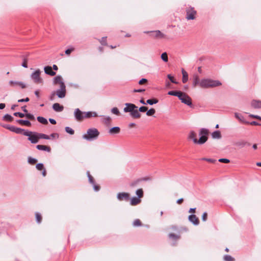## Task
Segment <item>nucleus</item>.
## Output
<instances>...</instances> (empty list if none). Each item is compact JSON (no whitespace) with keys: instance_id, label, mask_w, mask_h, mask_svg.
<instances>
[{"instance_id":"42","label":"nucleus","mask_w":261,"mask_h":261,"mask_svg":"<svg viewBox=\"0 0 261 261\" xmlns=\"http://www.w3.org/2000/svg\"><path fill=\"white\" fill-rule=\"evenodd\" d=\"M18 83L19 82L18 81H10L9 84L10 86L15 87L18 86Z\"/></svg>"},{"instance_id":"58","label":"nucleus","mask_w":261,"mask_h":261,"mask_svg":"<svg viewBox=\"0 0 261 261\" xmlns=\"http://www.w3.org/2000/svg\"><path fill=\"white\" fill-rule=\"evenodd\" d=\"M22 66L24 67V68H27L28 67V65H27V59L24 58L23 59V62H22V64H21Z\"/></svg>"},{"instance_id":"20","label":"nucleus","mask_w":261,"mask_h":261,"mask_svg":"<svg viewBox=\"0 0 261 261\" xmlns=\"http://www.w3.org/2000/svg\"><path fill=\"white\" fill-rule=\"evenodd\" d=\"M53 109L56 112H61L63 110V106L58 103H55L53 105Z\"/></svg>"},{"instance_id":"38","label":"nucleus","mask_w":261,"mask_h":261,"mask_svg":"<svg viewBox=\"0 0 261 261\" xmlns=\"http://www.w3.org/2000/svg\"><path fill=\"white\" fill-rule=\"evenodd\" d=\"M87 174L90 183L92 185H94V184L95 183L93 177L90 175L89 171H87Z\"/></svg>"},{"instance_id":"60","label":"nucleus","mask_w":261,"mask_h":261,"mask_svg":"<svg viewBox=\"0 0 261 261\" xmlns=\"http://www.w3.org/2000/svg\"><path fill=\"white\" fill-rule=\"evenodd\" d=\"M29 101V98L28 97H27L24 99H20L18 100V102H28Z\"/></svg>"},{"instance_id":"47","label":"nucleus","mask_w":261,"mask_h":261,"mask_svg":"<svg viewBox=\"0 0 261 261\" xmlns=\"http://www.w3.org/2000/svg\"><path fill=\"white\" fill-rule=\"evenodd\" d=\"M133 225L134 226H139L141 225V222L139 219L135 220L133 222Z\"/></svg>"},{"instance_id":"44","label":"nucleus","mask_w":261,"mask_h":261,"mask_svg":"<svg viewBox=\"0 0 261 261\" xmlns=\"http://www.w3.org/2000/svg\"><path fill=\"white\" fill-rule=\"evenodd\" d=\"M25 117H26L27 118H28L30 120H35V117L34 116V115L30 113L25 114Z\"/></svg>"},{"instance_id":"13","label":"nucleus","mask_w":261,"mask_h":261,"mask_svg":"<svg viewBox=\"0 0 261 261\" xmlns=\"http://www.w3.org/2000/svg\"><path fill=\"white\" fill-rule=\"evenodd\" d=\"M234 116L241 123H243L245 124H249V122L245 120L244 117L241 114H240L239 113H235Z\"/></svg>"},{"instance_id":"19","label":"nucleus","mask_w":261,"mask_h":261,"mask_svg":"<svg viewBox=\"0 0 261 261\" xmlns=\"http://www.w3.org/2000/svg\"><path fill=\"white\" fill-rule=\"evenodd\" d=\"M130 115L134 118H139L141 117V114L137 109H135L133 111H132L130 113Z\"/></svg>"},{"instance_id":"41","label":"nucleus","mask_w":261,"mask_h":261,"mask_svg":"<svg viewBox=\"0 0 261 261\" xmlns=\"http://www.w3.org/2000/svg\"><path fill=\"white\" fill-rule=\"evenodd\" d=\"M36 221L38 223H40L42 220V217L39 213L35 214Z\"/></svg>"},{"instance_id":"63","label":"nucleus","mask_w":261,"mask_h":261,"mask_svg":"<svg viewBox=\"0 0 261 261\" xmlns=\"http://www.w3.org/2000/svg\"><path fill=\"white\" fill-rule=\"evenodd\" d=\"M55 95H56V93H55V92H53L51 93V94H50V96H49V99H50V100H53L54 99V98H55Z\"/></svg>"},{"instance_id":"53","label":"nucleus","mask_w":261,"mask_h":261,"mask_svg":"<svg viewBox=\"0 0 261 261\" xmlns=\"http://www.w3.org/2000/svg\"><path fill=\"white\" fill-rule=\"evenodd\" d=\"M169 237L170 239H174V240H177L179 238V236H176L173 233H170L169 234Z\"/></svg>"},{"instance_id":"57","label":"nucleus","mask_w":261,"mask_h":261,"mask_svg":"<svg viewBox=\"0 0 261 261\" xmlns=\"http://www.w3.org/2000/svg\"><path fill=\"white\" fill-rule=\"evenodd\" d=\"M207 213L206 212L203 213V214L202 215V220L203 221H205L207 219Z\"/></svg>"},{"instance_id":"18","label":"nucleus","mask_w":261,"mask_h":261,"mask_svg":"<svg viewBox=\"0 0 261 261\" xmlns=\"http://www.w3.org/2000/svg\"><path fill=\"white\" fill-rule=\"evenodd\" d=\"M188 138L192 139L195 144H198V142L195 140H196V141H198V140L196 138V134L194 131L192 130L190 132Z\"/></svg>"},{"instance_id":"32","label":"nucleus","mask_w":261,"mask_h":261,"mask_svg":"<svg viewBox=\"0 0 261 261\" xmlns=\"http://www.w3.org/2000/svg\"><path fill=\"white\" fill-rule=\"evenodd\" d=\"M158 101L159 100L156 98H152L147 100L146 103L152 105L157 103Z\"/></svg>"},{"instance_id":"59","label":"nucleus","mask_w":261,"mask_h":261,"mask_svg":"<svg viewBox=\"0 0 261 261\" xmlns=\"http://www.w3.org/2000/svg\"><path fill=\"white\" fill-rule=\"evenodd\" d=\"M147 79H142L141 80H140L139 81V84L140 85H142L143 84H145V83H147Z\"/></svg>"},{"instance_id":"45","label":"nucleus","mask_w":261,"mask_h":261,"mask_svg":"<svg viewBox=\"0 0 261 261\" xmlns=\"http://www.w3.org/2000/svg\"><path fill=\"white\" fill-rule=\"evenodd\" d=\"M25 132L23 129H22L21 128L16 127L15 130V133L17 134H23V132Z\"/></svg>"},{"instance_id":"8","label":"nucleus","mask_w":261,"mask_h":261,"mask_svg":"<svg viewBox=\"0 0 261 261\" xmlns=\"http://www.w3.org/2000/svg\"><path fill=\"white\" fill-rule=\"evenodd\" d=\"M60 88L58 89L56 93V94L59 98H63L66 96V86L64 83H62V85H60Z\"/></svg>"},{"instance_id":"50","label":"nucleus","mask_w":261,"mask_h":261,"mask_svg":"<svg viewBox=\"0 0 261 261\" xmlns=\"http://www.w3.org/2000/svg\"><path fill=\"white\" fill-rule=\"evenodd\" d=\"M111 112L113 114H116L117 115H118L120 114V112H119L118 109L117 108H116V107L112 108V110H111Z\"/></svg>"},{"instance_id":"25","label":"nucleus","mask_w":261,"mask_h":261,"mask_svg":"<svg viewBox=\"0 0 261 261\" xmlns=\"http://www.w3.org/2000/svg\"><path fill=\"white\" fill-rule=\"evenodd\" d=\"M17 122L21 125H25L27 126H30L31 125V122L27 120L19 119L17 120Z\"/></svg>"},{"instance_id":"10","label":"nucleus","mask_w":261,"mask_h":261,"mask_svg":"<svg viewBox=\"0 0 261 261\" xmlns=\"http://www.w3.org/2000/svg\"><path fill=\"white\" fill-rule=\"evenodd\" d=\"M125 107L123 109V111L125 113H130L135 109H137L138 107L134 104L131 103H126L125 104Z\"/></svg>"},{"instance_id":"49","label":"nucleus","mask_w":261,"mask_h":261,"mask_svg":"<svg viewBox=\"0 0 261 261\" xmlns=\"http://www.w3.org/2000/svg\"><path fill=\"white\" fill-rule=\"evenodd\" d=\"M201 160L202 161H207L208 162L212 163H215L216 162V160L214 159L205 158H202V159H201Z\"/></svg>"},{"instance_id":"31","label":"nucleus","mask_w":261,"mask_h":261,"mask_svg":"<svg viewBox=\"0 0 261 261\" xmlns=\"http://www.w3.org/2000/svg\"><path fill=\"white\" fill-rule=\"evenodd\" d=\"M37 119L40 123L42 124H46L48 123L47 119L43 117L38 116L37 117Z\"/></svg>"},{"instance_id":"33","label":"nucleus","mask_w":261,"mask_h":261,"mask_svg":"<svg viewBox=\"0 0 261 261\" xmlns=\"http://www.w3.org/2000/svg\"><path fill=\"white\" fill-rule=\"evenodd\" d=\"M138 198H141L143 196V191L142 189H138L136 192Z\"/></svg>"},{"instance_id":"46","label":"nucleus","mask_w":261,"mask_h":261,"mask_svg":"<svg viewBox=\"0 0 261 261\" xmlns=\"http://www.w3.org/2000/svg\"><path fill=\"white\" fill-rule=\"evenodd\" d=\"M36 168L38 170H42L44 169V166L42 163H38L36 165Z\"/></svg>"},{"instance_id":"17","label":"nucleus","mask_w":261,"mask_h":261,"mask_svg":"<svg viewBox=\"0 0 261 261\" xmlns=\"http://www.w3.org/2000/svg\"><path fill=\"white\" fill-rule=\"evenodd\" d=\"M251 106L254 109L261 108V101L253 100L251 102Z\"/></svg>"},{"instance_id":"40","label":"nucleus","mask_w":261,"mask_h":261,"mask_svg":"<svg viewBox=\"0 0 261 261\" xmlns=\"http://www.w3.org/2000/svg\"><path fill=\"white\" fill-rule=\"evenodd\" d=\"M155 113V111L154 109L151 108L149 110L147 111L146 115L147 116H150L153 115Z\"/></svg>"},{"instance_id":"29","label":"nucleus","mask_w":261,"mask_h":261,"mask_svg":"<svg viewBox=\"0 0 261 261\" xmlns=\"http://www.w3.org/2000/svg\"><path fill=\"white\" fill-rule=\"evenodd\" d=\"M212 137L213 139H220L221 137L220 132L219 130L214 131L212 134Z\"/></svg>"},{"instance_id":"55","label":"nucleus","mask_w":261,"mask_h":261,"mask_svg":"<svg viewBox=\"0 0 261 261\" xmlns=\"http://www.w3.org/2000/svg\"><path fill=\"white\" fill-rule=\"evenodd\" d=\"M141 181V180L140 179H138L137 180H135L133 182H132L131 184H130V186L131 187H135L137 185V184Z\"/></svg>"},{"instance_id":"43","label":"nucleus","mask_w":261,"mask_h":261,"mask_svg":"<svg viewBox=\"0 0 261 261\" xmlns=\"http://www.w3.org/2000/svg\"><path fill=\"white\" fill-rule=\"evenodd\" d=\"M224 259L225 261H234V258L229 255H225L224 256Z\"/></svg>"},{"instance_id":"15","label":"nucleus","mask_w":261,"mask_h":261,"mask_svg":"<svg viewBox=\"0 0 261 261\" xmlns=\"http://www.w3.org/2000/svg\"><path fill=\"white\" fill-rule=\"evenodd\" d=\"M36 148L39 150L45 151L47 152H50L51 151V148L49 146L43 145H37L36 146Z\"/></svg>"},{"instance_id":"4","label":"nucleus","mask_w":261,"mask_h":261,"mask_svg":"<svg viewBox=\"0 0 261 261\" xmlns=\"http://www.w3.org/2000/svg\"><path fill=\"white\" fill-rule=\"evenodd\" d=\"M23 135L29 137L28 140L33 144L38 142V133L27 130L23 132Z\"/></svg>"},{"instance_id":"2","label":"nucleus","mask_w":261,"mask_h":261,"mask_svg":"<svg viewBox=\"0 0 261 261\" xmlns=\"http://www.w3.org/2000/svg\"><path fill=\"white\" fill-rule=\"evenodd\" d=\"M99 135V132L96 128H91L87 130V133L83 135V138L88 141L96 140Z\"/></svg>"},{"instance_id":"14","label":"nucleus","mask_w":261,"mask_h":261,"mask_svg":"<svg viewBox=\"0 0 261 261\" xmlns=\"http://www.w3.org/2000/svg\"><path fill=\"white\" fill-rule=\"evenodd\" d=\"M44 72L46 74L54 76L56 75V72L52 70V67L49 66H45L44 68Z\"/></svg>"},{"instance_id":"35","label":"nucleus","mask_w":261,"mask_h":261,"mask_svg":"<svg viewBox=\"0 0 261 261\" xmlns=\"http://www.w3.org/2000/svg\"><path fill=\"white\" fill-rule=\"evenodd\" d=\"M38 136H39V139H43L49 140L50 139V137L49 136L45 135L44 134L38 133Z\"/></svg>"},{"instance_id":"64","label":"nucleus","mask_w":261,"mask_h":261,"mask_svg":"<svg viewBox=\"0 0 261 261\" xmlns=\"http://www.w3.org/2000/svg\"><path fill=\"white\" fill-rule=\"evenodd\" d=\"M16 128V127L13 126V125H11L10 128H9V130L12 132L15 133Z\"/></svg>"},{"instance_id":"11","label":"nucleus","mask_w":261,"mask_h":261,"mask_svg":"<svg viewBox=\"0 0 261 261\" xmlns=\"http://www.w3.org/2000/svg\"><path fill=\"white\" fill-rule=\"evenodd\" d=\"M117 198L120 201L123 200L128 201L129 199V194L125 192L119 193L117 194Z\"/></svg>"},{"instance_id":"6","label":"nucleus","mask_w":261,"mask_h":261,"mask_svg":"<svg viewBox=\"0 0 261 261\" xmlns=\"http://www.w3.org/2000/svg\"><path fill=\"white\" fill-rule=\"evenodd\" d=\"M196 11L193 7H188L186 8V19L188 20H193L195 18Z\"/></svg>"},{"instance_id":"28","label":"nucleus","mask_w":261,"mask_h":261,"mask_svg":"<svg viewBox=\"0 0 261 261\" xmlns=\"http://www.w3.org/2000/svg\"><path fill=\"white\" fill-rule=\"evenodd\" d=\"M181 91H170L168 92V94L169 95H173L178 97V98H180V96L181 95Z\"/></svg>"},{"instance_id":"34","label":"nucleus","mask_w":261,"mask_h":261,"mask_svg":"<svg viewBox=\"0 0 261 261\" xmlns=\"http://www.w3.org/2000/svg\"><path fill=\"white\" fill-rule=\"evenodd\" d=\"M3 119L5 121H12L13 119V118L9 114H6L3 116Z\"/></svg>"},{"instance_id":"30","label":"nucleus","mask_w":261,"mask_h":261,"mask_svg":"<svg viewBox=\"0 0 261 261\" xmlns=\"http://www.w3.org/2000/svg\"><path fill=\"white\" fill-rule=\"evenodd\" d=\"M154 36L158 38H163L165 37V35L163 34L160 31H156L153 32Z\"/></svg>"},{"instance_id":"61","label":"nucleus","mask_w":261,"mask_h":261,"mask_svg":"<svg viewBox=\"0 0 261 261\" xmlns=\"http://www.w3.org/2000/svg\"><path fill=\"white\" fill-rule=\"evenodd\" d=\"M93 187V189L95 191H98L99 190L100 187L99 186L95 185L94 183V185H92Z\"/></svg>"},{"instance_id":"22","label":"nucleus","mask_w":261,"mask_h":261,"mask_svg":"<svg viewBox=\"0 0 261 261\" xmlns=\"http://www.w3.org/2000/svg\"><path fill=\"white\" fill-rule=\"evenodd\" d=\"M120 132V128L119 127L115 126L109 129V133L110 134H118Z\"/></svg>"},{"instance_id":"5","label":"nucleus","mask_w":261,"mask_h":261,"mask_svg":"<svg viewBox=\"0 0 261 261\" xmlns=\"http://www.w3.org/2000/svg\"><path fill=\"white\" fill-rule=\"evenodd\" d=\"M208 130L207 129L204 128L200 129L199 131V136H200V137L198 139V141H196L198 142V144H204L207 140V136L208 135Z\"/></svg>"},{"instance_id":"7","label":"nucleus","mask_w":261,"mask_h":261,"mask_svg":"<svg viewBox=\"0 0 261 261\" xmlns=\"http://www.w3.org/2000/svg\"><path fill=\"white\" fill-rule=\"evenodd\" d=\"M178 98L181 100V102L191 107L192 106V99L187 94L181 92V95Z\"/></svg>"},{"instance_id":"1","label":"nucleus","mask_w":261,"mask_h":261,"mask_svg":"<svg viewBox=\"0 0 261 261\" xmlns=\"http://www.w3.org/2000/svg\"><path fill=\"white\" fill-rule=\"evenodd\" d=\"M221 85L220 81L209 79H202L199 83V86L202 88L216 87Z\"/></svg>"},{"instance_id":"51","label":"nucleus","mask_w":261,"mask_h":261,"mask_svg":"<svg viewBox=\"0 0 261 261\" xmlns=\"http://www.w3.org/2000/svg\"><path fill=\"white\" fill-rule=\"evenodd\" d=\"M167 77L170 80V81L174 84H177V82L174 79V77L171 74H168Z\"/></svg>"},{"instance_id":"23","label":"nucleus","mask_w":261,"mask_h":261,"mask_svg":"<svg viewBox=\"0 0 261 261\" xmlns=\"http://www.w3.org/2000/svg\"><path fill=\"white\" fill-rule=\"evenodd\" d=\"M53 83L54 84H59L60 86L62 85V83H64L62 81V77L60 75H57L54 78Z\"/></svg>"},{"instance_id":"26","label":"nucleus","mask_w":261,"mask_h":261,"mask_svg":"<svg viewBox=\"0 0 261 261\" xmlns=\"http://www.w3.org/2000/svg\"><path fill=\"white\" fill-rule=\"evenodd\" d=\"M141 200L138 197H134L130 199V204L132 205H136L140 203Z\"/></svg>"},{"instance_id":"9","label":"nucleus","mask_w":261,"mask_h":261,"mask_svg":"<svg viewBox=\"0 0 261 261\" xmlns=\"http://www.w3.org/2000/svg\"><path fill=\"white\" fill-rule=\"evenodd\" d=\"M74 116L78 121H81L84 119V112H82L79 109H75L74 112Z\"/></svg>"},{"instance_id":"16","label":"nucleus","mask_w":261,"mask_h":261,"mask_svg":"<svg viewBox=\"0 0 261 261\" xmlns=\"http://www.w3.org/2000/svg\"><path fill=\"white\" fill-rule=\"evenodd\" d=\"M98 116L97 114L95 112H84V118H90L91 117H96Z\"/></svg>"},{"instance_id":"48","label":"nucleus","mask_w":261,"mask_h":261,"mask_svg":"<svg viewBox=\"0 0 261 261\" xmlns=\"http://www.w3.org/2000/svg\"><path fill=\"white\" fill-rule=\"evenodd\" d=\"M13 115L16 117H19L20 118L25 117V114L20 112H15Z\"/></svg>"},{"instance_id":"39","label":"nucleus","mask_w":261,"mask_h":261,"mask_svg":"<svg viewBox=\"0 0 261 261\" xmlns=\"http://www.w3.org/2000/svg\"><path fill=\"white\" fill-rule=\"evenodd\" d=\"M65 129L66 133L70 135H73L74 133V130L69 126L65 127Z\"/></svg>"},{"instance_id":"37","label":"nucleus","mask_w":261,"mask_h":261,"mask_svg":"<svg viewBox=\"0 0 261 261\" xmlns=\"http://www.w3.org/2000/svg\"><path fill=\"white\" fill-rule=\"evenodd\" d=\"M28 161L29 164H30L31 165H34L37 162V159H36L35 158H33L31 156H29L28 158Z\"/></svg>"},{"instance_id":"27","label":"nucleus","mask_w":261,"mask_h":261,"mask_svg":"<svg viewBox=\"0 0 261 261\" xmlns=\"http://www.w3.org/2000/svg\"><path fill=\"white\" fill-rule=\"evenodd\" d=\"M181 72L182 74V82L183 83H186L188 81V74L184 69H182Z\"/></svg>"},{"instance_id":"36","label":"nucleus","mask_w":261,"mask_h":261,"mask_svg":"<svg viewBox=\"0 0 261 261\" xmlns=\"http://www.w3.org/2000/svg\"><path fill=\"white\" fill-rule=\"evenodd\" d=\"M161 59L162 60L164 61L165 62H167L168 61V58L167 54L165 52L162 54L161 55Z\"/></svg>"},{"instance_id":"52","label":"nucleus","mask_w":261,"mask_h":261,"mask_svg":"<svg viewBox=\"0 0 261 261\" xmlns=\"http://www.w3.org/2000/svg\"><path fill=\"white\" fill-rule=\"evenodd\" d=\"M147 109H148L147 107H145V106H142L139 108L138 111H139V112H145L147 111Z\"/></svg>"},{"instance_id":"56","label":"nucleus","mask_w":261,"mask_h":261,"mask_svg":"<svg viewBox=\"0 0 261 261\" xmlns=\"http://www.w3.org/2000/svg\"><path fill=\"white\" fill-rule=\"evenodd\" d=\"M219 162L224 163H228L230 162V161L227 159H220L219 160Z\"/></svg>"},{"instance_id":"62","label":"nucleus","mask_w":261,"mask_h":261,"mask_svg":"<svg viewBox=\"0 0 261 261\" xmlns=\"http://www.w3.org/2000/svg\"><path fill=\"white\" fill-rule=\"evenodd\" d=\"M18 86H20L21 88H25L26 87L25 84L21 82H19Z\"/></svg>"},{"instance_id":"3","label":"nucleus","mask_w":261,"mask_h":261,"mask_svg":"<svg viewBox=\"0 0 261 261\" xmlns=\"http://www.w3.org/2000/svg\"><path fill=\"white\" fill-rule=\"evenodd\" d=\"M41 73L40 70L38 69L30 75V77L34 83L37 84L43 83V79L40 76Z\"/></svg>"},{"instance_id":"54","label":"nucleus","mask_w":261,"mask_h":261,"mask_svg":"<svg viewBox=\"0 0 261 261\" xmlns=\"http://www.w3.org/2000/svg\"><path fill=\"white\" fill-rule=\"evenodd\" d=\"M74 50V47H71L70 48H68L65 50V54L67 55H69L72 51Z\"/></svg>"},{"instance_id":"12","label":"nucleus","mask_w":261,"mask_h":261,"mask_svg":"<svg viewBox=\"0 0 261 261\" xmlns=\"http://www.w3.org/2000/svg\"><path fill=\"white\" fill-rule=\"evenodd\" d=\"M188 219L190 222L192 223L195 225H198L199 223L198 218L195 215H190L189 216Z\"/></svg>"},{"instance_id":"21","label":"nucleus","mask_w":261,"mask_h":261,"mask_svg":"<svg viewBox=\"0 0 261 261\" xmlns=\"http://www.w3.org/2000/svg\"><path fill=\"white\" fill-rule=\"evenodd\" d=\"M247 144L250 145L249 143H248L244 140H240L235 143V145L240 148H242Z\"/></svg>"},{"instance_id":"24","label":"nucleus","mask_w":261,"mask_h":261,"mask_svg":"<svg viewBox=\"0 0 261 261\" xmlns=\"http://www.w3.org/2000/svg\"><path fill=\"white\" fill-rule=\"evenodd\" d=\"M199 76L197 74H194L193 76V87L197 86L198 84L199 85Z\"/></svg>"}]
</instances>
